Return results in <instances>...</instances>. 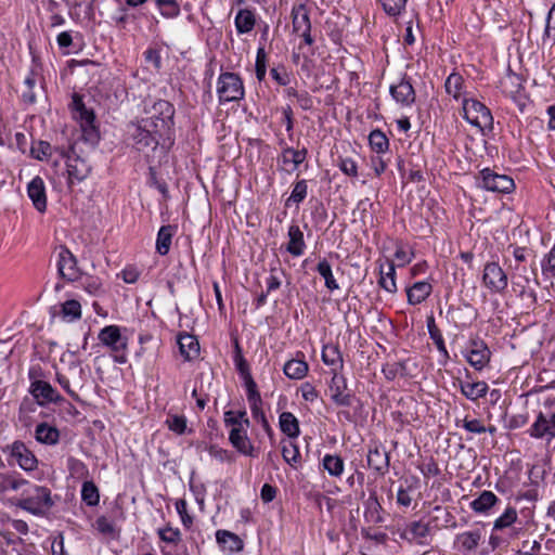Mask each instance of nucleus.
Returning a JSON list of instances; mask_svg holds the SVG:
<instances>
[{"label":"nucleus","mask_w":555,"mask_h":555,"mask_svg":"<svg viewBox=\"0 0 555 555\" xmlns=\"http://www.w3.org/2000/svg\"><path fill=\"white\" fill-rule=\"evenodd\" d=\"M53 505L51 490L33 483L23 489L16 503L17 507L36 516L44 515Z\"/></svg>","instance_id":"f257e3e1"},{"label":"nucleus","mask_w":555,"mask_h":555,"mask_svg":"<svg viewBox=\"0 0 555 555\" xmlns=\"http://www.w3.org/2000/svg\"><path fill=\"white\" fill-rule=\"evenodd\" d=\"M127 132L138 151L155 150L160 140L169 139L168 134L154 128L153 121L142 118L129 124Z\"/></svg>","instance_id":"f03ea898"},{"label":"nucleus","mask_w":555,"mask_h":555,"mask_svg":"<svg viewBox=\"0 0 555 555\" xmlns=\"http://www.w3.org/2000/svg\"><path fill=\"white\" fill-rule=\"evenodd\" d=\"M225 427L229 428V441L237 452L246 456H256L255 449L247 435L250 426L249 418H224Z\"/></svg>","instance_id":"7ed1b4c3"},{"label":"nucleus","mask_w":555,"mask_h":555,"mask_svg":"<svg viewBox=\"0 0 555 555\" xmlns=\"http://www.w3.org/2000/svg\"><path fill=\"white\" fill-rule=\"evenodd\" d=\"M62 157L66 158L68 183L74 184L83 181L91 172L92 166L86 156L77 153V145L74 144L68 151L55 149Z\"/></svg>","instance_id":"20e7f679"},{"label":"nucleus","mask_w":555,"mask_h":555,"mask_svg":"<svg viewBox=\"0 0 555 555\" xmlns=\"http://www.w3.org/2000/svg\"><path fill=\"white\" fill-rule=\"evenodd\" d=\"M99 340L109 348L113 358L117 363L124 364L127 362L126 349L128 339L120 333L117 325H107L99 333Z\"/></svg>","instance_id":"39448f33"},{"label":"nucleus","mask_w":555,"mask_h":555,"mask_svg":"<svg viewBox=\"0 0 555 555\" xmlns=\"http://www.w3.org/2000/svg\"><path fill=\"white\" fill-rule=\"evenodd\" d=\"M217 93L220 102H235L244 98L243 81L235 73H222L218 78Z\"/></svg>","instance_id":"423d86ee"},{"label":"nucleus","mask_w":555,"mask_h":555,"mask_svg":"<svg viewBox=\"0 0 555 555\" xmlns=\"http://www.w3.org/2000/svg\"><path fill=\"white\" fill-rule=\"evenodd\" d=\"M146 113L147 116L143 119L153 121L154 128H157L158 131H163L169 135L173 125V105L166 100H159L155 102Z\"/></svg>","instance_id":"0eeeda50"},{"label":"nucleus","mask_w":555,"mask_h":555,"mask_svg":"<svg viewBox=\"0 0 555 555\" xmlns=\"http://www.w3.org/2000/svg\"><path fill=\"white\" fill-rule=\"evenodd\" d=\"M293 33L304 39L307 46H312L310 12L306 3L294 4L291 12Z\"/></svg>","instance_id":"6e6552de"},{"label":"nucleus","mask_w":555,"mask_h":555,"mask_svg":"<svg viewBox=\"0 0 555 555\" xmlns=\"http://www.w3.org/2000/svg\"><path fill=\"white\" fill-rule=\"evenodd\" d=\"M463 117L473 126L483 129L492 125L490 109L481 102L474 99L463 100Z\"/></svg>","instance_id":"1a4fd4ad"},{"label":"nucleus","mask_w":555,"mask_h":555,"mask_svg":"<svg viewBox=\"0 0 555 555\" xmlns=\"http://www.w3.org/2000/svg\"><path fill=\"white\" fill-rule=\"evenodd\" d=\"M479 185L487 191L509 193L514 190V180L507 175H500L490 168L480 171Z\"/></svg>","instance_id":"9d476101"},{"label":"nucleus","mask_w":555,"mask_h":555,"mask_svg":"<svg viewBox=\"0 0 555 555\" xmlns=\"http://www.w3.org/2000/svg\"><path fill=\"white\" fill-rule=\"evenodd\" d=\"M465 358L475 370L480 371L490 362L491 351L482 339L476 338L469 341Z\"/></svg>","instance_id":"9b49d317"},{"label":"nucleus","mask_w":555,"mask_h":555,"mask_svg":"<svg viewBox=\"0 0 555 555\" xmlns=\"http://www.w3.org/2000/svg\"><path fill=\"white\" fill-rule=\"evenodd\" d=\"M483 283L491 292L501 293L507 287V275L496 262L485 266Z\"/></svg>","instance_id":"f8f14e48"},{"label":"nucleus","mask_w":555,"mask_h":555,"mask_svg":"<svg viewBox=\"0 0 555 555\" xmlns=\"http://www.w3.org/2000/svg\"><path fill=\"white\" fill-rule=\"evenodd\" d=\"M57 272L62 279L69 282L76 281L80 275L76 257L65 246L60 247Z\"/></svg>","instance_id":"ddd939ff"},{"label":"nucleus","mask_w":555,"mask_h":555,"mask_svg":"<svg viewBox=\"0 0 555 555\" xmlns=\"http://www.w3.org/2000/svg\"><path fill=\"white\" fill-rule=\"evenodd\" d=\"M367 465L378 475L384 476L389 469V452L377 442H372L367 452Z\"/></svg>","instance_id":"4468645a"},{"label":"nucleus","mask_w":555,"mask_h":555,"mask_svg":"<svg viewBox=\"0 0 555 555\" xmlns=\"http://www.w3.org/2000/svg\"><path fill=\"white\" fill-rule=\"evenodd\" d=\"M37 371L31 369L29 371V378L34 379L30 385V392L37 399L39 404H44L56 400L55 389L48 383L41 379H35Z\"/></svg>","instance_id":"2eb2a0df"},{"label":"nucleus","mask_w":555,"mask_h":555,"mask_svg":"<svg viewBox=\"0 0 555 555\" xmlns=\"http://www.w3.org/2000/svg\"><path fill=\"white\" fill-rule=\"evenodd\" d=\"M416 365L410 360L387 362L383 365L382 372L388 380L400 378H411L414 376Z\"/></svg>","instance_id":"dca6fc26"},{"label":"nucleus","mask_w":555,"mask_h":555,"mask_svg":"<svg viewBox=\"0 0 555 555\" xmlns=\"http://www.w3.org/2000/svg\"><path fill=\"white\" fill-rule=\"evenodd\" d=\"M481 538L480 529L459 533L454 540V547L463 555H470L477 550Z\"/></svg>","instance_id":"f3484780"},{"label":"nucleus","mask_w":555,"mask_h":555,"mask_svg":"<svg viewBox=\"0 0 555 555\" xmlns=\"http://www.w3.org/2000/svg\"><path fill=\"white\" fill-rule=\"evenodd\" d=\"M308 155V151L306 147L301 150H295L293 147H284L279 157V162L282 163V169L288 173L296 171L301 165Z\"/></svg>","instance_id":"a211bd4d"},{"label":"nucleus","mask_w":555,"mask_h":555,"mask_svg":"<svg viewBox=\"0 0 555 555\" xmlns=\"http://www.w3.org/2000/svg\"><path fill=\"white\" fill-rule=\"evenodd\" d=\"M83 369L80 364H74L68 370V375L57 374L59 384L75 399L78 398L77 393L72 389L82 387Z\"/></svg>","instance_id":"6ab92c4d"},{"label":"nucleus","mask_w":555,"mask_h":555,"mask_svg":"<svg viewBox=\"0 0 555 555\" xmlns=\"http://www.w3.org/2000/svg\"><path fill=\"white\" fill-rule=\"evenodd\" d=\"M27 194L33 205L39 212L47 209L46 185L43 180L37 176L27 185Z\"/></svg>","instance_id":"aec40b11"},{"label":"nucleus","mask_w":555,"mask_h":555,"mask_svg":"<svg viewBox=\"0 0 555 555\" xmlns=\"http://www.w3.org/2000/svg\"><path fill=\"white\" fill-rule=\"evenodd\" d=\"M11 455L24 470H33L37 467L38 461L34 453L21 442L15 441L11 447Z\"/></svg>","instance_id":"412c9836"},{"label":"nucleus","mask_w":555,"mask_h":555,"mask_svg":"<svg viewBox=\"0 0 555 555\" xmlns=\"http://www.w3.org/2000/svg\"><path fill=\"white\" fill-rule=\"evenodd\" d=\"M330 396L332 400L341 406H347L351 402V396L347 391L346 380L343 375L335 373L330 384Z\"/></svg>","instance_id":"4be33fe9"},{"label":"nucleus","mask_w":555,"mask_h":555,"mask_svg":"<svg viewBox=\"0 0 555 555\" xmlns=\"http://www.w3.org/2000/svg\"><path fill=\"white\" fill-rule=\"evenodd\" d=\"M390 94L397 103L403 106H411L415 102L414 88L405 78L390 87Z\"/></svg>","instance_id":"5701e85b"},{"label":"nucleus","mask_w":555,"mask_h":555,"mask_svg":"<svg viewBox=\"0 0 555 555\" xmlns=\"http://www.w3.org/2000/svg\"><path fill=\"white\" fill-rule=\"evenodd\" d=\"M524 79L508 67L500 78L498 87L507 96L515 98L522 89Z\"/></svg>","instance_id":"b1692460"},{"label":"nucleus","mask_w":555,"mask_h":555,"mask_svg":"<svg viewBox=\"0 0 555 555\" xmlns=\"http://www.w3.org/2000/svg\"><path fill=\"white\" fill-rule=\"evenodd\" d=\"M246 397L253 416H266V410L263 409L260 393L257 390V384L251 376L246 378Z\"/></svg>","instance_id":"393cba45"},{"label":"nucleus","mask_w":555,"mask_h":555,"mask_svg":"<svg viewBox=\"0 0 555 555\" xmlns=\"http://www.w3.org/2000/svg\"><path fill=\"white\" fill-rule=\"evenodd\" d=\"M288 243L286 250L294 257H299L304 254L306 243L304 240V233L297 224H292L287 232Z\"/></svg>","instance_id":"a878e982"},{"label":"nucleus","mask_w":555,"mask_h":555,"mask_svg":"<svg viewBox=\"0 0 555 555\" xmlns=\"http://www.w3.org/2000/svg\"><path fill=\"white\" fill-rule=\"evenodd\" d=\"M321 357H322V361L324 362V364H326L327 366H331L333 375L335 373L338 374V372L344 366L343 356H341V352L337 345H333V344L325 345L322 349Z\"/></svg>","instance_id":"bb28decb"},{"label":"nucleus","mask_w":555,"mask_h":555,"mask_svg":"<svg viewBox=\"0 0 555 555\" xmlns=\"http://www.w3.org/2000/svg\"><path fill=\"white\" fill-rule=\"evenodd\" d=\"M178 345L181 356L190 361L198 357L199 344L195 336L184 333L178 336Z\"/></svg>","instance_id":"cd10ccee"},{"label":"nucleus","mask_w":555,"mask_h":555,"mask_svg":"<svg viewBox=\"0 0 555 555\" xmlns=\"http://www.w3.org/2000/svg\"><path fill=\"white\" fill-rule=\"evenodd\" d=\"M530 436L546 438L548 441L555 438V418H537L530 428Z\"/></svg>","instance_id":"c85d7f7f"},{"label":"nucleus","mask_w":555,"mask_h":555,"mask_svg":"<svg viewBox=\"0 0 555 555\" xmlns=\"http://www.w3.org/2000/svg\"><path fill=\"white\" fill-rule=\"evenodd\" d=\"M383 507L377 499L376 493H371L364 502V518L370 524H380L384 521L382 516Z\"/></svg>","instance_id":"c756f323"},{"label":"nucleus","mask_w":555,"mask_h":555,"mask_svg":"<svg viewBox=\"0 0 555 555\" xmlns=\"http://www.w3.org/2000/svg\"><path fill=\"white\" fill-rule=\"evenodd\" d=\"M499 502V498L488 490H483L478 498L473 500L469 504L470 508L478 514H486Z\"/></svg>","instance_id":"7c9ffc66"},{"label":"nucleus","mask_w":555,"mask_h":555,"mask_svg":"<svg viewBox=\"0 0 555 555\" xmlns=\"http://www.w3.org/2000/svg\"><path fill=\"white\" fill-rule=\"evenodd\" d=\"M431 284L425 281L416 282L408 288V301L411 305L423 302L431 293Z\"/></svg>","instance_id":"2f4dec72"},{"label":"nucleus","mask_w":555,"mask_h":555,"mask_svg":"<svg viewBox=\"0 0 555 555\" xmlns=\"http://www.w3.org/2000/svg\"><path fill=\"white\" fill-rule=\"evenodd\" d=\"M36 440L44 444H55L60 439L59 429L48 423L37 425L35 430Z\"/></svg>","instance_id":"473e14b6"},{"label":"nucleus","mask_w":555,"mask_h":555,"mask_svg":"<svg viewBox=\"0 0 555 555\" xmlns=\"http://www.w3.org/2000/svg\"><path fill=\"white\" fill-rule=\"evenodd\" d=\"M309 371L308 363L302 359H291L284 366V374L291 379H302Z\"/></svg>","instance_id":"72a5a7b5"},{"label":"nucleus","mask_w":555,"mask_h":555,"mask_svg":"<svg viewBox=\"0 0 555 555\" xmlns=\"http://www.w3.org/2000/svg\"><path fill=\"white\" fill-rule=\"evenodd\" d=\"M216 540L219 545L231 552H240L243 550V541L231 531L218 530L216 532Z\"/></svg>","instance_id":"f704fd0d"},{"label":"nucleus","mask_w":555,"mask_h":555,"mask_svg":"<svg viewBox=\"0 0 555 555\" xmlns=\"http://www.w3.org/2000/svg\"><path fill=\"white\" fill-rule=\"evenodd\" d=\"M429 534V524L421 520L412 521L408 525L406 529L400 533L401 539L414 541L424 539Z\"/></svg>","instance_id":"c9c22d12"},{"label":"nucleus","mask_w":555,"mask_h":555,"mask_svg":"<svg viewBox=\"0 0 555 555\" xmlns=\"http://www.w3.org/2000/svg\"><path fill=\"white\" fill-rule=\"evenodd\" d=\"M379 280L378 284L382 288H384L388 293H396L397 292V284H396V270L395 264L392 261L388 262L387 269L383 266L379 268Z\"/></svg>","instance_id":"e433bc0d"},{"label":"nucleus","mask_w":555,"mask_h":555,"mask_svg":"<svg viewBox=\"0 0 555 555\" xmlns=\"http://www.w3.org/2000/svg\"><path fill=\"white\" fill-rule=\"evenodd\" d=\"M256 24L255 14L248 9H242L235 16V27L238 34L250 33Z\"/></svg>","instance_id":"4c0bfd02"},{"label":"nucleus","mask_w":555,"mask_h":555,"mask_svg":"<svg viewBox=\"0 0 555 555\" xmlns=\"http://www.w3.org/2000/svg\"><path fill=\"white\" fill-rule=\"evenodd\" d=\"M282 456L292 467L296 468L301 461L298 446L291 439L282 440Z\"/></svg>","instance_id":"58836bf2"},{"label":"nucleus","mask_w":555,"mask_h":555,"mask_svg":"<svg viewBox=\"0 0 555 555\" xmlns=\"http://www.w3.org/2000/svg\"><path fill=\"white\" fill-rule=\"evenodd\" d=\"M175 229L171 225H163L157 234L156 250L159 255L165 256L169 253L171 240Z\"/></svg>","instance_id":"ea45409f"},{"label":"nucleus","mask_w":555,"mask_h":555,"mask_svg":"<svg viewBox=\"0 0 555 555\" xmlns=\"http://www.w3.org/2000/svg\"><path fill=\"white\" fill-rule=\"evenodd\" d=\"M446 92L452 95L455 100H459L464 90V78L459 73H451L444 82Z\"/></svg>","instance_id":"a19ab883"},{"label":"nucleus","mask_w":555,"mask_h":555,"mask_svg":"<svg viewBox=\"0 0 555 555\" xmlns=\"http://www.w3.org/2000/svg\"><path fill=\"white\" fill-rule=\"evenodd\" d=\"M461 390L466 398L476 400L486 395L488 385L485 382H462Z\"/></svg>","instance_id":"79ce46f5"},{"label":"nucleus","mask_w":555,"mask_h":555,"mask_svg":"<svg viewBox=\"0 0 555 555\" xmlns=\"http://www.w3.org/2000/svg\"><path fill=\"white\" fill-rule=\"evenodd\" d=\"M73 104L77 113L76 118L79 120L80 127L89 126L95 121L93 112L87 109L81 99L77 95L74 96Z\"/></svg>","instance_id":"37998d69"},{"label":"nucleus","mask_w":555,"mask_h":555,"mask_svg":"<svg viewBox=\"0 0 555 555\" xmlns=\"http://www.w3.org/2000/svg\"><path fill=\"white\" fill-rule=\"evenodd\" d=\"M318 273L324 279L325 287L330 291L338 289V284L333 275L332 266L326 259L319 261L317 266Z\"/></svg>","instance_id":"c03bdc74"},{"label":"nucleus","mask_w":555,"mask_h":555,"mask_svg":"<svg viewBox=\"0 0 555 555\" xmlns=\"http://www.w3.org/2000/svg\"><path fill=\"white\" fill-rule=\"evenodd\" d=\"M427 328H428L429 336L433 339L434 344L436 345L437 349L446 358H449V353H448V350L446 348L442 334H441L440 330L436 326L434 317H429L427 319Z\"/></svg>","instance_id":"a18cd8bd"},{"label":"nucleus","mask_w":555,"mask_h":555,"mask_svg":"<svg viewBox=\"0 0 555 555\" xmlns=\"http://www.w3.org/2000/svg\"><path fill=\"white\" fill-rule=\"evenodd\" d=\"M369 142H370L371 149L374 152L378 153V154L385 153L388 150V147H389V140H388V138L379 129L373 130L370 133Z\"/></svg>","instance_id":"49530a36"},{"label":"nucleus","mask_w":555,"mask_h":555,"mask_svg":"<svg viewBox=\"0 0 555 555\" xmlns=\"http://www.w3.org/2000/svg\"><path fill=\"white\" fill-rule=\"evenodd\" d=\"M81 500L88 506H95L100 501L99 489L93 481H85L81 487Z\"/></svg>","instance_id":"de8ad7c7"},{"label":"nucleus","mask_w":555,"mask_h":555,"mask_svg":"<svg viewBox=\"0 0 555 555\" xmlns=\"http://www.w3.org/2000/svg\"><path fill=\"white\" fill-rule=\"evenodd\" d=\"M323 467L331 476L338 477L344 470V461L338 455L326 454L323 457Z\"/></svg>","instance_id":"09e8293b"},{"label":"nucleus","mask_w":555,"mask_h":555,"mask_svg":"<svg viewBox=\"0 0 555 555\" xmlns=\"http://www.w3.org/2000/svg\"><path fill=\"white\" fill-rule=\"evenodd\" d=\"M517 511L515 507H507L504 513L495 519L493 530H503L511 527L517 520Z\"/></svg>","instance_id":"8fccbe9b"},{"label":"nucleus","mask_w":555,"mask_h":555,"mask_svg":"<svg viewBox=\"0 0 555 555\" xmlns=\"http://www.w3.org/2000/svg\"><path fill=\"white\" fill-rule=\"evenodd\" d=\"M62 315L67 321H74L81 318V305L75 299L66 300L62 305Z\"/></svg>","instance_id":"3c124183"},{"label":"nucleus","mask_w":555,"mask_h":555,"mask_svg":"<svg viewBox=\"0 0 555 555\" xmlns=\"http://www.w3.org/2000/svg\"><path fill=\"white\" fill-rule=\"evenodd\" d=\"M160 14L166 18H173L180 14V5L176 0H155Z\"/></svg>","instance_id":"603ef678"},{"label":"nucleus","mask_w":555,"mask_h":555,"mask_svg":"<svg viewBox=\"0 0 555 555\" xmlns=\"http://www.w3.org/2000/svg\"><path fill=\"white\" fill-rule=\"evenodd\" d=\"M54 149L47 141H38L31 145L30 154L38 160H46L51 157Z\"/></svg>","instance_id":"864d4df0"},{"label":"nucleus","mask_w":555,"mask_h":555,"mask_svg":"<svg viewBox=\"0 0 555 555\" xmlns=\"http://www.w3.org/2000/svg\"><path fill=\"white\" fill-rule=\"evenodd\" d=\"M94 527L100 533L108 535L113 539L118 535V531L115 525L105 516L98 517Z\"/></svg>","instance_id":"5fc2aeb1"},{"label":"nucleus","mask_w":555,"mask_h":555,"mask_svg":"<svg viewBox=\"0 0 555 555\" xmlns=\"http://www.w3.org/2000/svg\"><path fill=\"white\" fill-rule=\"evenodd\" d=\"M157 533L159 539L168 544L177 545L181 541V532L178 528L166 526L158 529Z\"/></svg>","instance_id":"6e6d98bb"},{"label":"nucleus","mask_w":555,"mask_h":555,"mask_svg":"<svg viewBox=\"0 0 555 555\" xmlns=\"http://www.w3.org/2000/svg\"><path fill=\"white\" fill-rule=\"evenodd\" d=\"M308 185L306 180H300L295 183L291 196L287 198L286 204L293 202L295 204H300L307 196Z\"/></svg>","instance_id":"4d7b16f0"},{"label":"nucleus","mask_w":555,"mask_h":555,"mask_svg":"<svg viewBox=\"0 0 555 555\" xmlns=\"http://www.w3.org/2000/svg\"><path fill=\"white\" fill-rule=\"evenodd\" d=\"M281 430L288 438H296L299 435L297 418H279Z\"/></svg>","instance_id":"13d9d810"},{"label":"nucleus","mask_w":555,"mask_h":555,"mask_svg":"<svg viewBox=\"0 0 555 555\" xmlns=\"http://www.w3.org/2000/svg\"><path fill=\"white\" fill-rule=\"evenodd\" d=\"M208 453L211 457L216 459L219 462L232 463L235 461V455L233 452L219 448L218 446H210L208 449Z\"/></svg>","instance_id":"bf43d9fd"},{"label":"nucleus","mask_w":555,"mask_h":555,"mask_svg":"<svg viewBox=\"0 0 555 555\" xmlns=\"http://www.w3.org/2000/svg\"><path fill=\"white\" fill-rule=\"evenodd\" d=\"M81 128V137L86 143H89L92 147L99 142L100 133L96 126L93 124Z\"/></svg>","instance_id":"052dcab7"},{"label":"nucleus","mask_w":555,"mask_h":555,"mask_svg":"<svg viewBox=\"0 0 555 555\" xmlns=\"http://www.w3.org/2000/svg\"><path fill=\"white\" fill-rule=\"evenodd\" d=\"M385 12L391 16L399 15L404 9L406 0H379Z\"/></svg>","instance_id":"680f3d73"},{"label":"nucleus","mask_w":555,"mask_h":555,"mask_svg":"<svg viewBox=\"0 0 555 555\" xmlns=\"http://www.w3.org/2000/svg\"><path fill=\"white\" fill-rule=\"evenodd\" d=\"M267 55L264 48H259L257 50V56H256V77L259 81L263 80L267 73Z\"/></svg>","instance_id":"e2e57ef3"},{"label":"nucleus","mask_w":555,"mask_h":555,"mask_svg":"<svg viewBox=\"0 0 555 555\" xmlns=\"http://www.w3.org/2000/svg\"><path fill=\"white\" fill-rule=\"evenodd\" d=\"M543 40H551L555 42V3L553 4L547 14Z\"/></svg>","instance_id":"0e129e2a"},{"label":"nucleus","mask_w":555,"mask_h":555,"mask_svg":"<svg viewBox=\"0 0 555 555\" xmlns=\"http://www.w3.org/2000/svg\"><path fill=\"white\" fill-rule=\"evenodd\" d=\"M463 427L470 433L481 434L486 433V424L483 418H463Z\"/></svg>","instance_id":"69168bd1"},{"label":"nucleus","mask_w":555,"mask_h":555,"mask_svg":"<svg viewBox=\"0 0 555 555\" xmlns=\"http://www.w3.org/2000/svg\"><path fill=\"white\" fill-rule=\"evenodd\" d=\"M186 507L188 504L185 500L181 499L176 502V509L181 518L182 525L189 529L193 524V518L188 514Z\"/></svg>","instance_id":"338daca9"},{"label":"nucleus","mask_w":555,"mask_h":555,"mask_svg":"<svg viewBox=\"0 0 555 555\" xmlns=\"http://www.w3.org/2000/svg\"><path fill=\"white\" fill-rule=\"evenodd\" d=\"M420 468L424 477L427 478L435 477L440 474V468L433 457H429L427 461H425Z\"/></svg>","instance_id":"774afa93"}]
</instances>
